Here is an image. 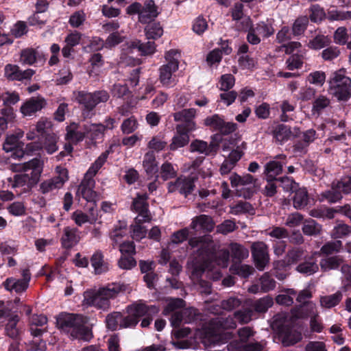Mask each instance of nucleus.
Returning <instances> with one entry per match:
<instances>
[{
  "label": "nucleus",
  "instance_id": "nucleus-1",
  "mask_svg": "<svg viewBox=\"0 0 351 351\" xmlns=\"http://www.w3.org/2000/svg\"><path fill=\"white\" fill-rule=\"evenodd\" d=\"M189 245L192 249L197 248V253L203 261H215L219 266L227 267L230 257L229 250H218V245L210 235L192 237L189 240Z\"/></svg>",
  "mask_w": 351,
  "mask_h": 351
},
{
  "label": "nucleus",
  "instance_id": "nucleus-2",
  "mask_svg": "<svg viewBox=\"0 0 351 351\" xmlns=\"http://www.w3.org/2000/svg\"><path fill=\"white\" fill-rule=\"evenodd\" d=\"M125 289V285L117 282L110 283L98 289H93L84 293V303L98 309L107 311L110 307V300L116 298Z\"/></svg>",
  "mask_w": 351,
  "mask_h": 351
},
{
  "label": "nucleus",
  "instance_id": "nucleus-3",
  "mask_svg": "<svg viewBox=\"0 0 351 351\" xmlns=\"http://www.w3.org/2000/svg\"><path fill=\"white\" fill-rule=\"evenodd\" d=\"M88 318L82 315L60 314L57 324L62 330L70 333L73 339L89 341L93 338L91 328L88 326Z\"/></svg>",
  "mask_w": 351,
  "mask_h": 351
},
{
  "label": "nucleus",
  "instance_id": "nucleus-4",
  "mask_svg": "<svg viewBox=\"0 0 351 351\" xmlns=\"http://www.w3.org/2000/svg\"><path fill=\"white\" fill-rule=\"evenodd\" d=\"M237 328V323L234 318L228 316L226 317H217L212 319L206 328L204 343L207 344H216L223 342L231 338V333L224 332L228 329Z\"/></svg>",
  "mask_w": 351,
  "mask_h": 351
},
{
  "label": "nucleus",
  "instance_id": "nucleus-5",
  "mask_svg": "<svg viewBox=\"0 0 351 351\" xmlns=\"http://www.w3.org/2000/svg\"><path fill=\"white\" fill-rule=\"evenodd\" d=\"M158 312V308L155 306H147L145 304L136 303L127 307L128 315L123 317L119 326L126 328L134 327L139 322V318L145 315H155Z\"/></svg>",
  "mask_w": 351,
  "mask_h": 351
},
{
  "label": "nucleus",
  "instance_id": "nucleus-6",
  "mask_svg": "<svg viewBox=\"0 0 351 351\" xmlns=\"http://www.w3.org/2000/svg\"><path fill=\"white\" fill-rule=\"evenodd\" d=\"M329 91L338 100H347L351 94V80L341 71L335 72L330 80Z\"/></svg>",
  "mask_w": 351,
  "mask_h": 351
},
{
  "label": "nucleus",
  "instance_id": "nucleus-7",
  "mask_svg": "<svg viewBox=\"0 0 351 351\" xmlns=\"http://www.w3.org/2000/svg\"><path fill=\"white\" fill-rule=\"evenodd\" d=\"M250 250L255 267L258 270L263 271L270 261L268 245L264 241H256L252 243Z\"/></svg>",
  "mask_w": 351,
  "mask_h": 351
},
{
  "label": "nucleus",
  "instance_id": "nucleus-8",
  "mask_svg": "<svg viewBox=\"0 0 351 351\" xmlns=\"http://www.w3.org/2000/svg\"><path fill=\"white\" fill-rule=\"evenodd\" d=\"M57 176L43 181L39 185V191L42 194L51 193L56 189H61L69 180L68 170L61 166L56 168Z\"/></svg>",
  "mask_w": 351,
  "mask_h": 351
},
{
  "label": "nucleus",
  "instance_id": "nucleus-9",
  "mask_svg": "<svg viewBox=\"0 0 351 351\" xmlns=\"http://www.w3.org/2000/svg\"><path fill=\"white\" fill-rule=\"evenodd\" d=\"M274 33V29L272 24L261 21L252 25L248 31L247 39L250 44H259L261 38H269Z\"/></svg>",
  "mask_w": 351,
  "mask_h": 351
},
{
  "label": "nucleus",
  "instance_id": "nucleus-10",
  "mask_svg": "<svg viewBox=\"0 0 351 351\" xmlns=\"http://www.w3.org/2000/svg\"><path fill=\"white\" fill-rule=\"evenodd\" d=\"M5 318L6 323L5 324V331L7 336L17 339L20 335V328L18 324L20 321V317L16 313H13L8 307H4L0 309V319Z\"/></svg>",
  "mask_w": 351,
  "mask_h": 351
},
{
  "label": "nucleus",
  "instance_id": "nucleus-11",
  "mask_svg": "<svg viewBox=\"0 0 351 351\" xmlns=\"http://www.w3.org/2000/svg\"><path fill=\"white\" fill-rule=\"evenodd\" d=\"M147 195L146 194H138L132 202V208L138 213L136 217L137 222L148 221L152 219V215L148 209V203L147 202Z\"/></svg>",
  "mask_w": 351,
  "mask_h": 351
},
{
  "label": "nucleus",
  "instance_id": "nucleus-12",
  "mask_svg": "<svg viewBox=\"0 0 351 351\" xmlns=\"http://www.w3.org/2000/svg\"><path fill=\"white\" fill-rule=\"evenodd\" d=\"M82 129L85 131V138L89 146H95L104 136V127L101 123L84 124Z\"/></svg>",
  "mask_w": 351,
  "mask_h": 351
},
{
  "label": "nucleus",
  "instance_id": "nucleus-13",
  "mask_svg": "<svg viewBox=\"0 0 351 351\" xmlns=\"http://www.w3.org/2000/svg\"><path fill=\"white\" fill-rule=\"evenodd\" d=\"M43 162L38 158H34L23 166L25 175H28L30 185H35L39 180L43 171Z\"/></svg>",
  "mask_w": 351,
  "mask_h": 351
},
{
  "label": "nucleus",
  "instance_id": "nucleus-14",
  "mask_svg": "<svg viewBox=\"0 0 351 351\" xmlns=\"http://www.w3.org/2000/svg\"><path fill=\"white\" fill-rule=\"evenodd\" d=\"M287 158L285 154H278L274 156V160L267 162L264 167V174L266 179H277L276 177L283 171V162Z\"/></svg>",
  "mask_w": 351,
  "mask_h": 351
},
{
  "label": "nucleus",
  "instance_id": "nucleus-15",
  "mask_svg": "<svg viewBox=\"0 0 351 351\" xmlns=\"http://www.w3.org/2000/svg\"><path fill=\"white\" fill-rule=\"evenodd\" d=\"M195 185L192 178L180 177L173 182L168 183V191L173 193L178 191L180 194L186 197L194 189Z\"/></svg>",
  "mask_w": 351,
  "mask_h": 351
},
{
  "label": "nucleus",
  "instance_id": "nucleus-16",
  "mask_svg": "<svg viewBox=\"0 0 351 351\" xmlns=\"http://www.w3.org/2000/svg\"><path fill=\"white\" fill-rule=\"evenodd\" d=\"M195 114V109L188 108L173 113V117L175 121H182L177 125L182 126L187 131H194L196 128L195 123L193 121Z\"/></svg>",
  "mask_w": 351,
  "mask_h": 351
},
{
  "label": "nucleus",
  "instance_id": "nucleus-17",
  "mask_svg": "<svg viewBox=\"0 0 351 351\" xmlns=\"http://www.w3.org/2000/svg\"><path fill=\"white\" fill-rule=\"evenodd\" d=\"M5 77L9 80L22 81L30 80L35 73L33 69L21 71L18 65L8 64L5 66Z\"/></svg>",
  "mask_w": 351,
  "mask_h": 351
},
{
  "label": "nucleus",
  "instance_id": "nucleus-18",
  "mask_svg": "<svg viewBox=\"0 0 351 351\" xmlns=\"http://www.w3.org/2000/svg\"><path fill=\"white\" fill-rule=\"evenodd\" d=\"M95 186L94 179L87 178L84 176L81 183L78 186L76 193L77 196H81L87 202H94L97 199V194L93 190Z\"/></svg>",
  "mask_w": 351,
  "mask_h": 351
},
{
  "label": "nucleus",
  "instance_id": "nucleus-19",
  "mask_svg": "<svg viewBox=\"0 0 351 351\" xmlns=\"http://www.w3.org/2000/svg\"><path fill=\"white\" fill-rule=\"evenodd\" d=\"M46 105L47 101L43 97H32L21 106V112L24 116H32L40 111Z\"/></svg>",
  "mask_w": 351,
  "mask_h": 351
},
{
  "label": "nucleus",
  "instance_id": "nucleus-20",
  "mask_svg": "<svg viewBox=\"0 0 351 351\" xmlns=\"http://www.w3.org/2000/svg\"><path fill=\"white\" fill-rule=\"evenodd\" d=\"M176 134L172 138L171 143L169 145V149L171 151H176L179 148L184 147L190 141L189 133L191 131H187L180 125H176Z\"/></svg>",
  "mask_w": 351,
  "mask_h": 351
},
{
  "label": "nucleus",
  "instance_id": "nucleus-21",
  "mask_svg": "<svg viewBox=\"0 0 351 351\" xmlns=\"http://www.w3.org/2000/svg\"><path fill=\"white\" fill-rule=\"evenodd\" d=\"M93 95L86 91H78L76 94V101L82 106V114L87 118L93 115Z\"/></svg>",
  "mask_w": 351,
  "mask_h": 351
},
{
  "label": "nucleus",
  "instance_id": "nucleus-22",
  "mask_svg": "<svg viewBox=\"0 0 351 351\" xmlns=\"http://www.w3.org/2000/svg\"><path fill=\"white\" fill-rule=\"evenodd\" d=\"M80 236L76 228L65 227L60 239L62 245L64 248L70 249L80 241Z\"/></svg>",
  "mask_w": 351,
  "mask_h": 351
},
{
  "label": "nucleus",
  "instance_id": "nucleus-23",
  "mask_svg": "<svg viewBox=\"0 0 351 351\" xmlns=\"http://www.w3.org/2000/svg\"><path fill=\"white\" fill-rule=\"evenodd\" d=\"M278 334L279 339L285 346L294 345L302 339L301 333L289 326L281 329Z\"/></svg>",
  "mask_w": 351,
  "mask_h": 351
},
{
  "label": "nucleus",
  "instance_id": "nucleus-24",
  "mask_svg": "<svg viewBox=\"0 0 351 351\" xmlns=\"http://www.w3.org/2000/svg\"><path fill=\"white\" fill-rule=\"evenodd\" d=\"M316 304L313 302H308L300 304L292 310V315L297 319H304L308 317L318 316Z\"/></svg>",
  "mask_w": 351,
  "mask_h": 351
},
{
  "label": "nucleus",
  "instance_id": "nucleus-25",
  "mask_svg": "<svg viewBox=\"0 0 351 351\" xmlns=\"http://www.w3.org/2000/svg\"><path fill=\"white\" fill-rule=\"evenodd\" d=\"M158 7L153 1L145 3L139 13L138 21L142 24L150 23L158 15Z\"/></svg>",
  "mask_w": 351,
  "mask_h": 351
},
{
  "label": "nucleus",
  "instance_id": "nucleus-26",
  "mask_svg": "<svg viewBox=\"0 0 351 351\" xmlns=\"http://www.w3.org/2000/svg\"><path fill=\"white\" fill-rule=\"evenodd\" d=\"M319 255L318 252H314L312 254L307 258L304 262L299 264L296 270L301 273L308 276H311L319 270V266L317 263V261L315 259V256Z\"/></svg>",
  "mask_w": 351,
  "mask_h": 351
},
{
  "label": "nucleus",
  "instance_id": "nucleus-27",
  "mask_svg": "<svg viewBox=\"0 0 351 351\" xmlns=\"http://www.w3.org/2000/svg\"><path fill=\"white\" fill-rule=\"evenodd\" d=\"M80 129V125L74 122L67 125L66 128V140L73 144L82 141L86 137L85 131H81Z\"/></svg>",
  "mask_w": 351,
  "mask_h": 351
},
{
  "label": "nucleus",
  "instance_id": "nucleus-28",
  "mask_svg": "<svg viewBox=\"0 0 351 351\" xmlns=\"http://www.w3.org/2000/svg\"><path fill=\"white\" fill-rule=\"evenodd\" d=\"M214 226L215 224L212 218L206 215H201L195 217L190 225V228L193 230L202 229L208 232L212 231Z\"/></svg>",
  "mask_w": 351,
  "mask_h": 351
},
{
  "label": "nucleus",
  "instance_id": "nucleus-29",
  "mask_svg": "<svg viewBox=\"0 0 351 351\" xmlns=\"http://www.w3.org/2000/svg\"><path fill=\"white\" fill-rule=\"evenodd\" d=\"M196 315V310L194 308L184 309L182 312H175L171 317V325L177 327L184 320L186 323L193 321Z\"/></svg>",
  "mask_w": 351,
  "mask_h": 351
},
{
  "label": "nucleus",
  "instance_id": "nucleus-30",
  "mask_svg": "<svg viewBox=\"0 0 351 351\" xmlns=\"http://www.w3.org/2000/svg\"><path fill=\"white\" fill-rule=\"evenodd\" d=\"M4 288L9 291H14L16 293H21L27 290L29 285L21 279L8 278L3 283Z\"/></svg>",
  "mask_w": 351,
  "mask_h": 351
},
{
  "label": "nucleus",
  "instance_id": "nucleus-31",
  "mask_svg": "<svg viewBox=\"0 0 351 351\" xmlns=\"http://www.w3.org/2000/svg\"><path fill=\"white\" fill-rule=\"evenodd\" d=\"M343 294L338 291L334 294L322 295L319 298V304L322 308H331L338 305L341 301Z\"/></svg>",
  "mask_w": 351,
  "mask_h": 351
},
{
  "label": "nucleus",
  "instance_id": "nucleus-32",
  "mask_svg": "<svg viewBox=\"0 0 351 351\" xmlns=\"http://www.w3.org/2000/svg\"><path fill=\"white\" fill-rule=\"evenodd\" d=\"M343 249V243L340 240L330 241L325 243L321 247L319 254L330 256L339 253Z\"/></svg>",
  "mask_w": 351,
  "mask_h": 351
},
{
  "label": "nucleus",
  "instance_id": "nucleus-33",
  "mask_svg": "<svg viewBox=\"0 0 351 351\" xmlns=\"http://www.w3.org/2000/svg\"><path fill=\"white\" fill-rule=\"evenodd\" d=\"M293 198V204L295 208L300 210L306 206L308 204V195L306 189H297Z\"/></svg>",
  "mask_w": 351,
  "mask_h": 351
},
{
  "label": "nucleus",
  "instance_id": "nucleus-34",
  "mask_svg": "<svg viewBox=\"0 0 351 351\" xmlns=\"http://www.w3.org/2000/svg\"><path fill=\"white\" fill-rule=\"evenodd\" d=\"M343 258L339 256H332L323 258L319 263L321 269L323 271L337 269L343 263Z\"/></svg>",
  "mask_w": 351,
  "mask_h": 351
},
{
  "label": "nucleus",
  "instance_id": "nucleus-35",
  "mask_svg": "<svg viewBox=\"0 0 351 351\" xmlns=\"http://www.w3.org/2000/svg\"><path fill=\"white\" fill-rule=\"evenodd\" d=\"M230 180L231 186L234 188H237L239 186H245L252 184H254L255 179L249 173L245 174L243 176L234 173L230 177Z\"/></svg>",
  "mask_w": 351,
  "mask_h": 351
},
{
  "label": "nucleus",
  "instance_id": "nucleus-36",
  "mask_svg": "<svg viewBox=\"0 0 351 351\" xmlns=\"http://www.w3.org/2000/svg\"><path fill=\"white\" fill-rule=\"evenodd\" d=\"M308 21L310 20L313 23H321L326 18L324 9L319 4H312L308 9Z\"/></svg>",
  "mask_w": 351,
  "mask_h": 351
},
{
  "label": "nucleus",
  "instance_id": "nucleus-37",
  "mask_svg": "<svg viewBox=\"0 0 351 351\" xmlns=\"http://www.w3.org/2000/svg\"><path fill=\"white\" fill-rule=\"evenodd\" d=\"M229 248L232 257L239 262L249 256L248 250L241 244L231 243L229 245Z\"/></svg>",
  "mask_w": 351,
  "mask_h": 351
},
{
  "label": "nucleus",
  "instance_id": "nucleus-38",
  "mask_svg": "<svg viewBox=\"0 0 351 351\" xmlns=\"http://www.w3.org/2000/svg\"><path fill=\"white\" fill-rule=\"evenodd\" d=\"M90 261L95 274H100L108 270V264L104 262V256L101 252H96L92 256Z\"/></svg>",
  "mask_w": 351,
  "mask_h": 351
},
{
  "label": "nucleus",
  "instance_id": "nucleus-39",
  "mask_svg": "<svg viewBox=\"0 0 351 351\" xmlns=\"http://www.w3.org/2000/svg\"><path fill=\"white\" fill-rule=\"evenodd\" d=\"M108 153V151L102 153L88 169L87 172L84 175V177L93 179V177L97 174L100 168L106 162Z\"/></svg>",
  "mask_w": 351,
  "mask_h": 351
},
{
  "label": "nucleus",
  "instance_id": "nucleus-40",
  "mask_svg": "<svg viewBox=\"0 0 351 351\" xmlns=\"http://www.w3.org/2000/svg\"><path fill=\"white\" fill-rule=\"evenodd\" d=\"M143 165L148 174L152 175L157 172L158 166L154 152H148L145 154Z\"/></svg>",
  "mask_w": 351,
  "mask_h": 351
},
{
  "label": "nucleus",
  "instance_id": "nucleus-41",
  "mask_svg": "<svg viewBox=\"0 0 351 351\" xmlns=\"http://www.w3.org/2000/svg\"><path fill=\"white\" fill-rule=\"evenodd\" d=\"M41 59H43V57L38 55L36 51L32 48L25 49L21 53L20 61L23 64L31 65Z\"/></svg>",
  "mask_w": 351,
  "mask_h": 351
},
{
  "label": "nucleus",
  "instance_id": "nucleus-42",
  "mask_svg": "<svg viewBox=\"0 0 351 351\" xmlns=\"http://www.w3.org/2000/svg\"><path fill=\"white\" fill-rule=\"evenodd\" d=\"M177 65L175 63L167 64L160 69V80L164 85L170 84L172 73L177 71Z\"/></svg>",
  "mask_w": 351,
  "mask_h": 351
},
{
  "label": "nucleus",
  "instance_id": "nucleus-43",
  "mask_svg": "<svg viewBox=\"0 0 351 351\" xmlns=\"http://www.w3.org/2000/svg\"><path fill=\"white\" fill-rule=\"evenodd\" d=\"M273 134L276 141L280 143H282L283 142L288 141L292 136L291 128L283 124L276 126Z\"/></svg>",
  "mask_w": 351,
  "mask_h": 351
},
{
  "label": "nucleus",
  "instance_id": "nucleus-44",
  "mask_svg": "<svg viewBox=\"0 0 351 351\" xmlns=\"http://www.w3.org/2000/svg\"><path fill=\"white\" fill-rule=\"evenodd\" d=\"M250 303V306L253 307L256 312L265 313L269 308L272 306L274 301L271 297L267 295L257 300L254 303H252V302Z\"/></svg>",
  "mask_w": 351,
  "mask_h": 351
},
{
  "label": "nucleus",
  "instance_id": "nucleus-45",
  "mask_svg": "<svg viewBox=\"0 0 351 351\" xmlns=\"http://www.w3.org/2000/svg\"><path fill=\"white\" fill-rule=\"evenodd\" d=\"M195 255L196 262L193 265L191 275L193 278L199 279L204 274L206 267H208L209 261H203L201 260L200 256H198L197 250L194 252Z\"/></svg>",
  "mask_w": 351,
  "mask_h": 351
},
{
  "label": "nucleus",
  "instance_id": "nucleus-46",
  "mask_svg": "<svg viewBox=\"0 0 351 351\" xmlns=\"http://www.w3.org/2000/svg\"><path fill=\"white\" fill-rule=\"evenodd\" d=\"M230 270L232 274L239 275L243 278H247L254 272V268L249 265L241 263L233 264Z\"/></svg>",
  "mask_w": 351,
  "mask_h": 351
},
{
  "label": "nucleus",
  "instance_id": "nucleus-47",
  "mask_svg": "<svg viewBox=\"0 0 351 351\" xmlns=\"http://www.w3.org/2000/svg\"><path fill=\"white\" fill-rule=\"evenodd\" d=\"M145 36L148 40H156L163 34V29L160 23H149L145 28Z\"/></svg>",
  "mask_w": 351,
  "mask_h": 351
},
{
  "label": "nucleus",
  "instance_id": "nucleus-48",
  "mask_svg": "<svg viewBox=\"0 0 351 351\" xmlns=\"http://www.w3.org/2000/svg\"><path fill=\"white\" fill-rule=\"evenodd\" d=\"M351 234V226L344 223H338L334 226L330 236L332 239H342Z\"/></svg>",
  "mask_w": 351,
  "mask_h": 351
},
{
  "label": "nucleus",
  "instance_id": "nucleus-49",
  "mask_svg": "<svg viewBox=\"0 0 351 351\" xmlns=\"http://www.w3.org/2000/svg\"><path fill=\"white\" fill-rule=\"evenodd\" d=\"M261 291L264 293L274 290L276 287V281L268 272L264 273L259 278Z\"/></svg>",
  "mask_w": 351,
  "mask_h": 351
},
{
  "label": "nucleus",
  "instance_id": "nucleus-50",
  "mask_svg": "<svg viewBox=\"0 0 351 351\" xmlns=\"http://www.w3.org/2000/svg\"><path fill=\"white\" fill-rule=\"evenodd\" d=\"M302 232L308 236H317L320 234L322 226L313 219L306 221L302 226Z\"/></svg>",
  "mask_w": 351,
  "mask_h": 351
},
{
  "label": "nucleus",
  "instance_id": "nucleus-51",
  "mask_svg": "<svg viewBox=\"0 0 351 351\" xmlns=\"http://www.w3.org/2000/svg\"><path fill=\"white\" fill-rule=\"evenodd\" d=\"M247 148V143L243 141L239 145H237L235 149H233L227 157V160L236 165L237 162L244 155V151Z\"/></svg>",
  "mask_w": 351,
  "mask_h": 351
},
{
  "label": "nucleus",
  "instance_id": "nucleus-52",
  "mask_svg": "<svg viewBox=\"0 0 351 351\" xmlns=\"http://www.w3.org/2000/svg\"><path fill=\"white\" fill-rule=\"evenodd\" d=\"M145 222L146 221H140L138 223L136 221V217L134 219V224L130 226L132 237L134 239L139 241L146 237L147 230L142 226V223Z\"/></svg>",
  "mask_w": 351,
  "mask_h": 351
},
{
  "label": "nucleus",
  "instance_id": "nucleus-53",
  "mask_svg": "<svg viewBox=\"0 0 351 351\" xmlns=\"http://www.w3.org/2000/svg\"><path fill=\"white\" fill-rule=\"evenodd\" d=\"M304 254V250L301 247H294L289 250L285 255V258L290 265L296 264L302 259Z\"/></svg>",
  "mask_w": 351,
  "mask_h": 351
},
{
  "label": "nucleus",
  "instance_id": "nucleus-54",
  "mask_svg": "<svg viewBox=\"0 0 351 351\" xmlns=\"http://www.w3.org/2000/svg\"><path fill=\"white\" fill-rule=\"evenodd\" d=\"M254 313L253 309L250 307H244L234 313V317L240 324H247L252 320Z\"/></svg>",
  "mask_w": 351,
  "mask_h": 351
},
{
  "label": "nucleus",
  "instance_id": "nucleus-55",
  "mask_svg": "<svg viewBox=\"0 0 351 351\" xmlns=\"http://www.w3.org/2000/svg\"><path fill=\"white\" fill-rule=\"evenodd\" d=\"M253 211L254 208L249 202L240 201L235 205L230 206V213L232 215H238L244 213H250Z\"/></svg>",
  "mask_w": 351,
  "mask_h": 351
},
{
  "label": "nucleus",
  "instance_id": "nucleus-56",
  "mask_svg": "<svg viewBox=\"0 0 351 351\" xmlns=\"http://www.w3.org/2000/svg\"><path fill=\"white\" fill-rule=\"evenodd\" d=\"M223 119L218 114H215L211 116L207 117L204 120V124L215 131L219 132Z\"/></svg>",
  "mask_w": 351,
  "mask_h": 351
},
{
  "label": "nucleus",
  "instance_id": "nucleus-57",
  "mask_svg": "<svg viewBox=\"0 0 351 351\" xmlns=\"http://www.w3.org/2000/svg\"><path fill=\"white\" fill-rule=\"evenodd\" d=\"M19 136L14 134H11L6 136L3 144V149L5 152H10L17 149L19 147Z\"/></svg>",
  "mask_w": 351,
  "mask_h": 351
},
{
  "label": "nucleus",
  "instance_id": "nucleus-58",
  "mask_svg": "<svg viewBox=\"0 0 351 351\" xmlns=\"http://www.w3.org/2000/svg\"><path fill=\"white\" fill-rule=\"evenodd\" d=\"M57 142L58 137L55 134H47L44 147L49 154H53L58 150Z\"/></svg>",
  "mask_w": 351,
  "mask_h": 351
},
{
  "label": "nucleus",
  "instance_id": "nucleus-59",
  "mask_svg": "<svg viewBox=\"0 0 351 351\" xmlns=\"http://www.w3.org/2000/svg\"><path fill=\"white\" fill-rule=\"evenodd\" d=\"M296 291L292 289H287L286 293L278 295L276 298V301L278 304L291 306L293 304V299L291 295H295Z\"/></svg>",
  "mask_w": 351,
  "mask_h": 351
},
{
  "label": "nucleus",
  "instance_id": "nucleus-60",
  "mask_svg": "<svg viewBox=\"0 0 351 351\" xmlns=\"http://www.w3.org/2000/svg\"><path fill=\"white\" fill-rule=\"evenodd\" d=\"M138 124L136 119L132 116L125 119L121 124V131L124 134H131L138 128Z\"/></svg>",
  "mask_w": 351,
  "mask_h": 351
},
{
  "label": "nucleus",
  "instance_id": "nucleus-61",
  "mask_svg": "<svg viewBox=\"0 0 351 351\" xmlns=\"http://www.w3.org/2000/svg\"><path fill=\"white\" fill-rule=\"evenodd\" d=\"M121 321V313L113 312L107 315L106 319V326L111 330H115Z\"/></svg>",
  "mask_w": 351,
  "mask_h": 351
},
{
  "label": "nucleus",
  "instance_id": "nucleus-62",
  "mask_svg": "<svg viewBox=\"0 0 351 351\" xmlns=\"http://www.w3.org/2000/svg\"><path fill=\"white\" fill-rule=\"evenodd\" d=\"M277 182H280V186L287 192H294L298 186V184L291 178L284 176L277 179Z\"/></svg>",
  "mask_w": 351,
  "mask_h": 351
},
{
  "label": "nucleus",
  "instance_id": "nucleus-63",
  "mask_svg": "<svg viewBox=\"0 0 351 351\" xmlns=\"http://www.w3.org/2000/svg\"><path fill=\"white\" fill-rule=\"evenodd\" d=\"M306 80L311 84L322 86L326 81V74L323 71H316L311 73L307 76Z\"/></svg>",
  "mask_w": 351,
  "mask_h": 351
},
{
  "label": "nucleus",
  "instance_id": "nucleus-64",
  "mask_svg": "<svg viewBox=\"0 0 351 351\" xmlns=\"http://www.w3.org/2000/svg\"><path fill=\"white\" fill-rule=\"evenodd\" d=\"M334 182V186L340 190L342 193H351V177L346 176L342 178L340 180H337Z\"/></svg>",
  "mask_w": 351,
  "mask_h": 351
}]
</instances>
